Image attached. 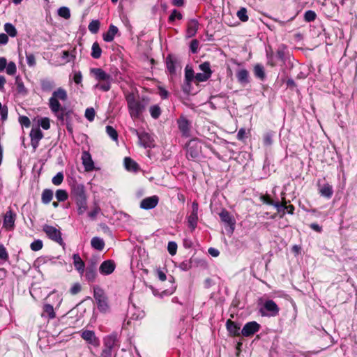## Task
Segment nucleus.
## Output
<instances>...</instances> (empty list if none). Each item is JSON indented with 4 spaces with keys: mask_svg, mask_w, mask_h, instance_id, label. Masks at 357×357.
<instances>
[{
    "mask_svg": "<svg viewBox=\"0 0 357 357\" xmlns=\"http://www.w3.org/2000/svg\"><path fill=\"white\" fill-rule=\"evenodd\" d=\"M126 100L129 114L133 120L140 118L149 103V98L148 97H136L133 93L127 95Z\"/></svg>",
    "mask_w": 357,
    "mask_h": 357,
    "instance_id": "f257e3e1",
    "label": "nucleus"
},
{
    "mask_svg": "<svg viewBox=\"0 0 357 357\" xmlns=\"http://www.w3.org/2000/svg\"><path fill=\"white\" fill-rule=\"evenodd\" d=\"M90 75L98 82L93 88L104 92L109 91L112 86V76L107 73L101 68H92L90 69Z\"/></svg>",
    "mask_w": 357,
    "mask_h": 357,
    "instance_id": "f03ea898",
    "label": "nucleus"
},
{
    "mask_svg": "<svg viewBox=\"0 0 357 357\" xmlns=\"http://www.w3.org/2000/svg\"><path fill=\"white\" fill-rule=\"evenodd\" d=\"M72 199L76 203L77 213L83 214L87 208L85 188L83 184L73 183L71 185Z\"/></svg>",
    "mask_w": 357,
    "mask_h": 357,
    "instance_id": "7ed1b4c3",
    "label": "nucleus"
},
{
    "mask_svg": "<svg viewBox=\"0 0 357 357\" xmlns=\"http://www.w3.org/2000/svg\"><path fill=\"white\" fill-rule=\"evenodd\" d=\"M93 297L96 300L97 307L100 312L106 313L109 311V305L108 298L105 291L99 286H93Z\"/></svg>",
    "mask_w": 357,
    "mask_h": 357,
    "instance_id": "20e7f679",
    "label": "nucleus"
},
{
    "mask_svg": "<svg viewBox=\"0 0 357 357\" xmlns=\"http://www.w3.org/2000/svg\"><path fill=\"white\" fill-rule=\"evenodd\" d=\"M186 158L188 160H197L202 153V143L197 139H190L185 146Z\"/></svg>",
    "mask_w": 357,
    "mask_h": 357,
    "instance_id": "39448f33",
    "label": "nucleus"
},
{
    "mask_svg": "<svg viewBox=\"0 0 357 357\" xmlns=\"http://www.w3.org/2000/svg\"><path fill=\"white\" fill-rule=\"evenodd\" d=\"M66 98V92L63 89H58L54 91L52 96L50 99V107L52 111L59 116V112L61 111V105L59 100H64Z\"/></svg>",
    "mask_w": 357,
    "mask_h": 357,
    "instance_id": "423d86ee",
    "label": "nucleus"
},
{
    "mask_svg": "<svg viewBox=\"0 0 357 357\" xmlns=\"http://www.w3.org/2000/svg\"><path fill=\"white\" fill-rule=\"evenodd\" d=\"M279 312V307L273 300H266L259 309V313L262 317H275Z\"/></svg>",
    "mask_w": 357,
    "mask_h": 357,
    "instance_id": "0eeeda50",
    "label": "nucleus"
},
{
    "mask_svg": "<svg viewBox=\"0 0 357 357\" xmlns=\"http://www.w3.org/2000/svg\"><path fill=\"white\" fill-rule=\"evenodd\" d=\"M43 230L49 238L56 242L61 245H64V243L61 237V233L59 229L49 225H45Z\"/></svg>",
    "mask_w": 357,
    "mask_h": 357,
    "instance_id": "6e6552de",
    "label": "nucleus"
},
{
    "mask_svg": "<svg viewBox=\"0 0 357 357\" xmlns=\"http://www.w3.org/2000/svg\"><path fill=\"white\" fill-rule=\"evenodd\" d=\"M89 345L97 347L100 345V340L96 337L95 332L91 330H81L76 333Z\"/></svg>",
    "mask_w": 357,
    "mask_h": 357,
    "instance_id": "1a4fd4ad",
    "label": "nucleus"
},
{
    "mask_svg": "<svg viewBox=\"0 0 357 357\" xmlns=\"http://www.w3.org/2000/svg\"><path fill=\"white\" fill-rule=\"evenodd\" d=\"M199 69L203 73H198L195 75V79L197 82H202L207 81L212 75V71L211 70V66L209 62H204L203 63L199 65Z\"/></svg>",
    "mask_w": 357,
    "mask_h": 357,
    "instance_id": "9d476101",
    "label": "nucleus"
},
{
    "mask_svg": "<svg viewBox=\"0 0 357 357\" xmlns=\"http://www.w3.org/2000/svg\"><path fill=\"white\" fill-rule=\"evenodd\" d=\"M198 209L199 205L196 202L192 204V211L190 215L188 216V225L191 231H194L197 225L198 222Z\"/></svg>",
    "mask_w": 357,
    "mask_h": 357,
    "instance_id": "9b49d317",
    "label": "nucleus"
},
{
    "mask_svg": "<svg viewBox=\"0 0 357 357\" xmlns=\"http://www.w3.org/2000/svg\"><path fill=\"white\" fill-rule=\"evenodd\" d=\"M260 324L252 321L246 323L241 330V335L243 337H250L257 333L260 329Z\"/></svg>",
    "mask_w": 357,
    "mask_h": 357,
    "instance_id": "f8f14e48",
    "label": "nucleus"
},
{
    "mask_svg": "<svg viewBox=\"0 0 357 357\" xmlns=\"http://www.w3.org/2000/svg\"><path fill=\"white\" fill-rule=\"evenodd\" d=\"M177 125L178 130L181 132L183 137H188L190 135V122L184 116H181L177 119Z\"/></svg>",
    "mask_w": 357,
    "mask_h": 357,
    "instance_id": "ddd939ff",
    "label": "nucleus"
},
{
    "mask_svg": "<svg viewBox=\"0 0 357 357\" xmlns=\"http://www.w3.org/2000/svg\"><path fill=\"white\" fill-rule=\"evenodd\" d=\"M6 72L9 75H14L17 73V66L13 61L7 62L5 57H0V72Z\"/></svg>",
    "mask_w": 357,
    "mask_h": 357,
    "instance_id": "4468645a",
    "label": "nucleus"
},
{
    "mask_svg": "<svg viewBox=\"0 0 357 357\" xmlns=\"http://www.w3.org/2000/svg\"><path fill=\"white\" fill-rule=\"evenodd\" d=\"M219 216L220 220L229 227L230 232L232 234L234 231L236 224L234 217L226 209H222L219 213Z\"/></svg>",
    "mask_w": 357,
    "mask_h": 357,
    "instance_id": "2eb2a0df",
    "label": "nucleus"
},
{
    "mask_svg": "<svg viewBox=\"0 0 357 357\" xmlns=\"http://www.w3.org/2000/svg\"><path fill=\"white\" fill-rule=\"evenodd\" d=\"M16 214L11 210L8 211L3 217V227L7 231H11L15 227Z\"/></svg>",
    "mask_w": 357,
    "mask_h": 357,
    "instance_id": "dca6fc26",
    "label": "nucleus"
},
{
    "mask_svg": "<svg viewBox=\"0 0 357 357\" xmlns=\"http://www.w3.org/2000/svg\"><path fill=\"white\" fill-rule=\"evenodd\" d=\"M116 268L115 262L112 259L104 261L99 267V272L102 275L112 274Z\"/></svg>",
    "mask_w": 357,
    "mask_h": 357,
    "instance_id": "f3484780",
    "label": "nucleus"
},
{
    "mask_svg": "<svg viewBox=\"0 0 357 357\" xmlns=\"http://www.w3.org/2000/svg\"><path fill=\"white\" fill-rule=\"evenodd\" d=\"M158 202L159 197L157 195L144 198L140 202V208L144 210L153 209L158 205Z\"/></svg>",
    "mask_w": 357,
    "mask_h": 357,
    "instance_id": "a211bd4d",
    "label": "nucleus"
},
{
    "mask_svg": "<svg viewBox=\"0 0 357 357\" xmlns=\"http://www.w3.org/2000/svg\"><path fill=\"white\" fill-rule=\"evenodd\" d=\"M82 165L86 172H91L95 169L94 162L89 151H84L82 153Z\"/></svg>",
    "mask_w": 357,
    "mask_h": 357,
    "instance_id": "6ab92c4d",
    "label": "nucleus"
},
{
    "mask_svg": "<svg viewBox=\"0 0 357 357\" xmlns=\"http://www.w3.org/2000/svg\"><path fill=\"white\" fill-rule=\"evenodd\" d=\"M139 143L144 148H153L155 146L153 137L146 132H142L139 136Z\"/></svg>",
    "mask_w": 357,
    "mask_h": 357,
    "instance_id": "aec40b11",
    "label": "nucleus"
},
{
    "mask_svg": "<svg viewBox=\"0 0 357 357\" xmlns=\"http://www.w3.org/2000/svg\"><path fill=\"white\" fill-rule=\"evenodd\" d=\"M226 328L232 336H239L241 334V332H240L241 324L233 321L231 319L227 321Z\"/></svg>",
    "mask_w": 357,
    "mask_h": 357,
    "instance_id": "412c9836",
    "label": "nucleus"
},
{
    "mask_svg": "<svg viewBox=\"0 0 357 357\" xmlns=\"http://www.w3.org/2000/svg\"><path fill=\"white\" fill-rule=\"evenodd\" d=\"M165 64H166V67H167L168 73L171 75H176V65L178 64L177 59L175 56H174L171 54H169L166 57Z\"/></svg>",
    "mask_w": 357,
    "mask_h": 357,
    "instance_id": "4be33fe9",
    "label": "nucleus"
},
{
    "mask_svg": "<svg viewBox=\"0 0 357 357\" xmlns=\"http://www.w3.org/2000/svg\"><path fill=\"white\" fill-rule=\"evenodd\" d=\"M73 264L75 270L80 275H83L84 273L85 263L82 259L79 254L73 255Z\"/></svg>",
    "mask_w": 357,
    "mask_h": 357,
    "instance_id": "5701e85b",
    "label": "nucleus"
},
{
    "mask_svg": "<svg viewBox=\"0 0 357 357\" xmlns=\"http://www.w3.org/2000/svg\"><path fill=\"white\" fill-rule=\"evenodd\" d=\"M82 276L89 283L95 282L98 277L97 268L85 266L84 275Z\"/></svg>",
    "mask_w": 357,
    "mask_h": 357,
    "instance_id": "b1692460",
    "label": "nucleus"
},
{
    "mask_svg": "<svg viewBox=\"0 0 357 357\" xmlns=\"http://www.w3.org/2000/svg\"><path fill=\"white\" fill-rule=\"evenodd\" d=\"M199 24V22L196 19H191L188 21L186 30L187 37L191 38L196 35Z\"/></svg>",
    "mask_w": 357,
    "mask_h": 357,
    "instance_id": "393cba45",
    "label": "nucleus"
},
{
    "mask_svg": "<svg viewBox=\"0 0 357 357\" xmlns=\"http://www.w3.org/2000/svg\"><path fill=\"white\" fill-rule=\"evenodd\" d=\"M119 29L114 24H110L106 33L102 34L104 41L109 43L114 40L115 36L118 33Z\"/></svg>",
    "mask_w": 357,
    "mask_h": 357,
    "instance_id": "a878e982",
    "label": "nucleus"
},
{
    "mask_svg": "<svg viewBox=\"0 0 357 357\" xmlns=\"http://www.w3.org/2000/svg\"><path fill=\"white\" fill-rule=\"evenodd\" d=\"M236 77L238 82L243 86L250 83L249 73L246 69H240L236 72Z\"/></svg>",
    "mask_w": 357,
    "mask_h": 357,
    "instance_id": "bb28decb",
    "label": "nucleus"
},
{
    "mask_svg": "<svg viewBox=\"0 0 357 357\" xmlns=\"http://www.w3.org/2000/svg\"><path fill=\"white\" fill-rule=\"evenodd\" d=\"M31 144L34 148H36L38 142L43 138V135L39 128H32L30 132Z\"/></svg>",
    "mask_w": 357,
    "mask_h": 357,
    "instance_id": "cd10ccee",
    "label": "nucleus"
},
{
    "mask_svg": "<svg viewBox=\"0 0 357 357\" xmlns=\"http://www.w3.org/2000/svg\"><path fill=\"white\" fill-rule=\"evenodd\" d=\"M124 167L127 171L131 172L136 173L139 170V165L130 157L124 158Z\"/></svg>",
    "mask_w": 357,
    "mask_h": 357,
    "instance_id": "c85d7f7f",
    "label": "nucleus"
},
{
    "mask_svg": "<svg viewBox=\"0 0 357 357\" xmlns=\"http://www.w3.org/2000/svg\"><path fill=\"white\" fill-rule=\"evenodd\" d=\"M117 340V334L116 333L106 336L104 338V348L112 350Z\"/></svg>",
    "mask_w": 357,
    "mask_h": 357,
    "instance_id": "c756f323",
    "label": "nucleus"
},
{
    "mask_svg": "<svg viewBox=\"0 0 357 357\" xmlns=\"http://www.w3.org/2000/svg\"><path fill=\"white\" fill-rule=\"evenodd\" d=\"M319 192L321 196L328 199H330L333 194V187L328 183L319 186Z\"/></svg>",
    "mask_w": 357,
    "mask_h": 357,
    "instance_id": "7c9ffc66",
    "label": "nucleus"
},
{
    "mask_svg": "<svg viewBox=\"0 0 357 357\" xmlns=\"http://www.w3.org/2000/svg\"><path fill=\"white\" fill-rule=\"evenodd\" d=\"M194 78L195 79V75L193 68L192 66L187 65L185 68V80L186 85L190 87Z\"/></svg>",
    "mask_w": 357,
    "mask_h": 357,
    "instance_id": "2f4dec72",
    "label": "nucleus"
},
{
    "mask_svg": "<svg viewBox=\"0 0 357 357\" xmlns=\"http://www.w3.org/2000/svg\"><path fill=\"white\" fill-rule=\"evenodd\" d=\"M43 317L53 319L55 317V312L52 305L50 304H45L43 305V311L41 314Z\"/></svg>",
    "mask_w": 357,
    "mask_h": 357,
    "instance_id": "473e14b6",
    "label": "nucleus"
},
{
    "mask_svg": "<svg viewBox=\"0 0 357 357\" xmlns=\"http://www.w3.org/2000/svg\"><path fill=\"white\" fill-rule=\"evenodd\" d=\"M91 245L93 248L101 251L104 249L105 242L102 238L96 236L92 238Z\"/></svg>",
    "mask_w": 357,
    "mask_h": 357,
    "instance_id": "72a5a7b5",
    "label": "nucleus"
},
{
    "mask_svg": "<svg viewBox=\"0 0 357 357\" xmlns=\"http://www.w3.org/2000/svg\"><path fill=\"white\" fill-rule=\"evenodd\" d=\"M255 76L263 81L266 78L264 68L261 64L257 63L254 67Z\"/></svg>",
    "mask_w": 357,
    "mask_h": 357,
    "instance_id": "f704fd0d",
    "label": "nucleus"
},
{
    "mask_svg": "<svg viewBox=\"0 0 357 357\" xmlns=\"http://www.w3.org/2000/svg\"><path fill=\"white\" fill-rule=\"evenodd\" d=\"M70 77H72V80L77 85L83 86V85H82V74L80 70H77L76 69L74 68V67H73L72 73L70 75Z\"/></svg>",
    "mask_w": 357,
    "mask_h": 357,
    "instance_id": "c9c22d12",
    "label": "nucleus"
},
{
    "mask_svg": "<svg viewBox=\"0 0 357 357\" xmlns=\"http://www.w3.org/2000/svg\"><path fill=\"white\" fill-rule=\"evenodd\" d=\"M275 135V132L273 131H268L263 136V144L265 146H270L273 143V137Z\"/></svg>",
    "mask_w": 357,
    "mask_h": 357,
    "instance_id": "e433bc0d",
    "label": "nucleus"
},
{
    "mask_svg": "<svg viewBox=\"0 0 357 357\" xmlns=\"http://www.w3.org/2000/svg\"><path fill=\"white\" fill-rule=\"evenodd\" d=\"M4 31L6 32V34L8 35V36H10L12 38H14L17 36V31L15 26L9 22H7L4 24Z\"/></svg>",
    "mask_w": 357,
    "mask_h": 357,
    "instance_id": "4c0bfd02",
    "label": "nucleus"
},
{
    "mask_svg": "<svg viewBox=\"0 0 357 357\" xmlns=\"http://www.w3.org/2000/svg\"><path fill=\"white\" fill-rule=\"evenodd\" d=\"M53 197V191L50 189H45L42 192V202L45 204H49Z\"/></svg>",
    "mask_w": 357,
    "mask_h": 357,
    "instance_id": "58836bf2",
    "label": "nucleus"
},
{
    "mask_svg": "<svg viewBox=\"0 0 357 357\" xmlns=\"http://www.w3.org/2000/svg\"><path fill=\"white\" fill-rule=\"evenodd\" d=\"M102 50L98 42H95L92 45L91 55L93 59H98L100 58Z\"/></svg>",
    "mask_w": 357,
    "mask_h": 357,
    "instance_id": "ea45409f",
    "label": "nucleus"
},
{
    "mask_svg": "<svg viewBox=\"0 0 357 357\" xmlns=\"http://www.w3.org/2000/svg\"><path fill=\"white\" fill-rule=\"evenodd\" d=\"M100 22L98 20H93L89 24L88 29L89 31L93 33L96 34L98 32L100 29Z\"/></svg>",
    "mask_w": 357,
    "mask_h": 357,
    "instance_id": "a19ab883",
    "label": "nucleus"
},
{
    "mask_svg": "<svg viewBox=\"0 0 357 357\" xmlns=\"http://www.w3.org/2000/svg\"><path fill=\"white\" fill-rule=\"evenodd\" d=\"M150 114L154 119H158L161 115V109L158 105H154L150 107Z\"/></svg>",
    "mask_w": 357,
    "mask_h": 357,
    "instance_id": "79ce46f5",
    "label": "nucleus"
},
{
    "mask_svg": "<svg viewBox=\"0 0 357 357\" xmlns=\"http://www.w3.org/2000/svg\"><path fill=\"white\" fill-rule=\"evenodd\" d=\"M15 84L17 87V91L19 93L25 95L27 93L26 89L24 85L23 82L18 77L15 79Z\"/></svg>",
    "mask_w": 357,
    "mask_h": 357,
    "instance_id": "37998d69",
    "label": "nucleus"
},
{
    "mask_svg": "<svg viewBox=\"0 0 357 357\" xmlns=\"http://www.w3.org/2000/svg\"><path fill=\"white\" fill-rule=\"evenodd\" d=\"M192 262L193 261L192 259H185L180 263L178 268L183 271H187L192 267Z\"/></svg>",
    "mask_w": 357,
    "mask_h": 357,
    "instance_id": "c03bdc74",
    "label": "nucleus"
},
{
    "mask_svg": "<svg viewBox=\"0 0 357 357\" xmlns=\"http://www.w3.org/2000/svg\"><path fill=\"white\" fill-rule=\"evenodd\" d=\"M106 132L112 140H114L115 142L118 141V137H119L118 132L116 130V129L114 128L112 126H106Z\"/></svg>",
    "mask_w": 357,
    "mask_h": 357,
    "instance_id": "a18cd8bd",
    "label": "nucleus"
},
{
    "mask_svg": "<svg viewBox=\"0 0 357 357\" xmlns=\"http://www.w3.org/2000/svg\"><path fill=\"white\" fill-rule=\"evenodd\" d=\"M54 86V82L51 80L44 79L41 82V88L44 91H50Z\"/></svg>",
    "mask_w": 357,
    "mask_h": 357,
    "instance_id": "49530a36",
    "label": "nucleus"
},
{
    "mask_svg": "<svg viewBox=\"0 0 357 357\" xmlns=\"http://www.w3.org/2000/svg\"><path fill=\"white\" fill-rule=\"evenodd\" d=\"M237 17H238V19L241 21V22H245L248 20V16L247 15V10L245 8H241L238 11H237Z\"/></svg>",
    "mask_w": 357,
    "mask_h": 357,
    "instance_id": "de8ad7c7",
    "label": "nucleus"
},
{
    "mask_svg": "<svg viewBox=\"0 0 357 357\" xmlns=\"http://www.w3.org/2000/svg\"><path fill=\"white\" fill-rule=\"evenodd\" d=\"M316 17V13L311 10H307L304 14V20L307 22H314Z\"/></svg>",
    "mask_w": 357,
    "mask_h": 357,
    "instance_id": "09e8293b",
    "label": "nucleus"
},
{
    "mask_svg": "<svg viewBox=\"0 0 357 357\" xmlns=\"http://www.w3.org/2000/svg\"><path fill=\"white\" fill-rule=\"evenodd\" d=\"M183 18L182 14L178 12L177 10L174 9L171 13V15L168 17V22L169 23H173L176 19L181 20Z\"/></svg>",
    "mask_w": 357,
    "mask_h": 357,
    "instance_id": "8fccbe9b",
    "label": "nucleus"
},
{
    "mask_svg": "<svg viewBox=\"0 0 357 357\" xmlns=\"http://www.w3.org/2000/svg\"><path fill=\"white\" fill-rule=\"evenodd\" d=\"M276 57L278 60L284 62L285 61V46L281 45L276 51Z\"/></svg>",
    "mask_w": 357,
    "mask_h": 357,
    "instance_id": "3c124183",
    "label": "nucleus"
},
{
    "mask_svg": "<svg viewBox=\"0 0 357 357\" xmlns=\"http://www.w3.org/2000/svg\"><path fill=\"white\" fill-rule=\"evenodd\" d=\"M95 114L96 112L93 107H88L86 109L84 116L89 121L92 122L94 120Z\"/></svg>",
    "mask_w": 357,
    "mask_h": 357,
    "instance_id": "603ef678",
    "label": "nucleus"
},
{
    "mask_svg": "<svg viewBox=\"0 0 357 357\" xmlns=\"http://www.w3.org/2000/svg\"><path fill=\"white\" fill-rule=\"evenodd\" d=\"M43 241L39 239L35 240L30 245V248L33 251H38L43 248Z\"/></svg>",
    "mask_w": 357,
    "mask_h": 357,
    "instance_id": "864d4df0",
    "label": "nucleus"
},
{
    "mask_svg": "<svg viewBox=\"0 0 357 357\" xmlns=\"http://www.w3.org/2000/svg\"><path fill=\"white\" fill-rule=\"evenodd\" d=\"M55 196L59 202L65 201L67 199V192L65 190H57Z\"/></svg>",
    "mask_w": 357,
    "mask_h": 357,
    "instance_id": "5fc2aeb1",
    "label": "nucleus"
},
{
    "mask_svg": "<svg viewBox=\"0 0 357 357\" xmlns=\"http://www.w3.org/2000/svg\"><path fill=\"white\" fill-rule=\"evenodd\" d=\"M287 202L284 204L280 203L279 202H276L274 203L273 206L277 208L278 213H282V215L286 213L287 208Z\"/></svg>",
    "mask_w": 357,
    "mask_h": 357,
    "instance_id": "6e6d98bb",
    "label": "nucleus"
},
{
    "mask_svg": "<svg viewBox=\"0 0 357 357\" xmlns=\"http://www.w3.org/2000/svg\"><path fill=\"white\" fill-rule=\"evenodd\" d=\"M63 180V174L61 172L57 173L53 178H52V183L55 185H59Z\"/></svg>",
    "mask_w": 357,
    "mask_h": 357,
    "instance_id": "4d7b16f0",
    "label": "nucleus"
},
{
    "mask_svg": "<svg viewBox=\"0 0 357 357\" xmlns=\"http://www.w3.org/2000/svg\"><path fill=\"white\" fill-rule=\"evenodd\" d=\"M167 250L169 253L173 256L176 253L177 244L174 241H169L167 245Z\"/></svg>",
    "mask_w": 357,
    "mask_h": 357,
    "instance_id": "13d9d810",
    "label": "nucleus"
},
{
    "mask_svg": "<svg viewBox=\"0 0 357 357\" xmlns=\"http://www.w3.org/2000/svg\"><path fill=\"white\" fill-rule=\"evenodd\" d=\"M26 63L29 66L33 67L36 65L35 56L31 53L26 54Z\"/></svg>",
    "mask_w": 357,
    "mask_h": 357,
    "instance_id": "bf43d9fd",
    "label": "nucleus"
},
{
    "mask_svg": "<svg viewBox=\"0 0 357 357\" xmlns=\"http://www.w3.org/2000/svg\"><path fill=\"white\" fill-rule=\"evenodd\" d=\"M98 264V259L97 257H91L87 262V267L97 268Z\"/></svg>",
    "mask_w": 357,
    "mask_h": 357,
    "instance_id": "052dcab7",
    "label": "nucleus"
},
{
    "mask_svg": "<svg viewBox=\"0 0 357 357\" xmlns=\"http://www.w3.org/2000/svg\"><path fill=\"white\" fill-rule=\"evenodd\" d=\"M199 44V41L197 39H194L190 42V50L192 54L197 52Z\"/></svg>",
    "mask_w": 357,
    "mask_h": 357,
    "instance_id": "680f3d73",
    "label": "nucleus"
},
{
    "mask_svg": "<svg viewBox=\"0 0 357 357\" xmlns=\"http://www.w3.org/2000/svg\"><path fill=\"white\" fill-rule=\"evenodd\" d=\"M81 289H82L81 284L79 282H76V283L73 284V285L71 287V288L70 289V292L73 295H75V294H78L79 292H80Z\"/></svg>",
    "mask_w": 357,
    "mask_h": 357,
    "instance_id": "e2e57ef3",
    "label": "nucleus"
},
{
    "mask_svg": "<svg viewBox=\"0 0 357 357\" xmlns=\"http://www.w3.org/2000/svg\"><path fill=\"white\" fill-rule=\"evenodd\" d=\"M260 200L264 203V204H268V205H271V206H273L275 202H273V200H271V197L269 195H261L260 196Z\"/></svg>",
    "mask_w": 357,
    "mask_h": 357,
    "instance_id": "0e129e2a",
    "label": "nucleus"
},
{
    "mask_svg": "<svg viewBox=\"0 0 357 357\" xmlns=\"http://www.w3.org/2000/svg\"><path fill=\"white\" fill-rule=\"evenodd\" d=\"M40 126L45 130H47L50 127V120L47 118H43L40 120Z\"/></svg>",
    "mask_w": 357,
    "mask_h": 357,
    "instance_id": "69168bd1",
    "label": "nucleus"
},
{
    "mask_svg": "<svg viewBox=\"0 0 357 357\" xmlns=\"http://www.w3.org/2000/svg\"><path fill=\"white\" fill-rule=\"evenodd\" d=\"M8 255L6 248L3 245H0V259L3 260H7Z\"/></svg>",
    "mask_w": 357,
    "mask_h": 357,
    "instance_id": "338daca9",
    "label": "nucleus"
},
{
    "mask_svg": "<svg viewBox=\"0 0 357 357\" xmlns=\"http://www.w3.org/2000/svg\"><path fill=\"white\" fill-rule=\"evenodd\" d=\"M112 350L103 348L100 357H112Z\"/></svg>",
    "mask_w": 357,
    "mask_h": 357,
    "instance_id": "774afa93",
    "label": "nucleus"
}]
</instances>
